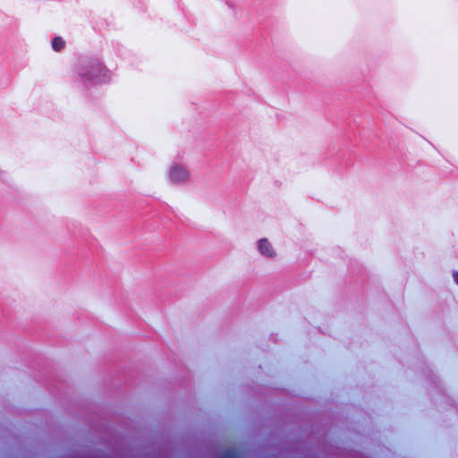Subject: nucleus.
<instances>
[{"label": "nucleus", "mask_w": 458, "mask_h": 458, "mask_svg": "<svg viewBox=\"0 0 458 458\" xmlns=\"http://www.w3.org/2000/svg\"><path fill=\"white\" fill-rule=\"evenodd\" d=\"M74 84L82 89L107 83L111 72L98 57L83 56L78 59L72 71Z\"/></svg>", "instance_id": "1"}, {"label": "nucleus", "mask_w": 458, "mask_h": 458, "mask_svg": "<svg viewBox=\"0 0 458 458\" xmlns=\"http://www.w3.org/2000/svg\"><path fill=\"white\" fill-rule=\"evenodd\" d=\"M168 177L172 182H183L188 179L189 173L182 166L179 165H174L169 170Z\"/></svg>", "instance_id": "2"}, {"label": "nucleus", "mask_w": 458, "mask_h": 458, "mask_svg": "<svg viewBox=\"0 0 458 458\" xmlns=\"http://www.w3.org/2000/svg\"><path fill=\"white\" fill-rule=\"evenodd\" d=\"M258 250L264 257L272 258L275 255L271 243L266 238L259 240Z\"/></svg>", "instance_id": "3"}, {"label": "nucleus", "mask_w": 458, "mask_h": 458, "mask_svg": "<svg viewBox=\"0 0 458 458\" xmlns=\"http://www.w3.org/2000/svg\"><path fill=\"white\" fill-rule=\"evenodd\" d=\"M51 47L54 51L61 52L65 47V41L60 36H55L51 41Z\"/></svg>", "instance_id": "4"}, {"label": "nucleus", "mask_w": 458, "mask_h": 458, "mask_svg": "<svg viewBox=\"0 0 458 458\" xmlns=\"http://www.w3.org/2000/svg\"><path fill=\"white\" fill-rule=\"evenodd\" d=\"M217 458H238V454L235 451L232 449H227L222 454H220Z\"/></svg>", "instance_id": "5"}, {"label": "nucleus", "mask_w": 458, "mask_h": 458, "mask_svg": "<svg viewBox=\"0 0 458 458\" xmlns=\"http://www.w3.org/2000/svg\"><path fill=\"white\" fill-rule=\"evenodd\" d=\"M453 277L454 282L458 284V271L454 272Z\"/></svg>", "instance_id": "6"}, {"label": "nucleus", "mask_w": 458, "mask_h": 458, "mask_svg": "<svg viewBox=\"0 0 458 458\" xmlns=\"http://www.w3.org/2000/svg\"><path fill=\"white\" fill-rule=\"evenodd\" d=\"M4 173L3 171H1V170H0V179H1V180H3L2 175H4Z\"/></svg>", "instance_id": "7"}]
</instances>
